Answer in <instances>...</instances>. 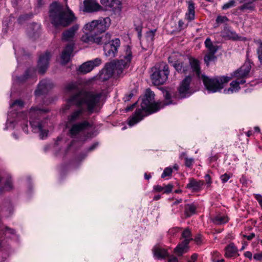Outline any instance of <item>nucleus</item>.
I'll list each match as a JSON object with an SVG mask.
<instances>
[{
	"label": "nucleus",
	"mask_w": 262,
	"mask_h": 262,
	"mask_svg": "<svg viewBox=\"0 0 262 262\" xmlns=\"http://www.w3.org/2000/svg\"><path fill=\"white\" fill-rule=\"evenodd\" d=\"M164 96L165 103L161 105V103L155 102L154 92L149 89L146 90L145 96L142 99L141 103V108H138L135 114L130 117L128 121V125L132 126L142 120L145 116L157 112L164 105L174 103L172 100H169L171 96L168 91H165L164 93Z\"/></svg>",
	"instance_id": "obj_1"
},
{
	"label": "nucleus",
	"mask_w": 262,
	"mask_h": 262,
	"mask_svg": "<svg viewBox=\"0 0 262 262\" xmlns=\"http://www.w3.org/2000/svg\"><path fill=\"white\" fill-rule=\"evenodd\" d=\"M101 93H95L90 91H79L71 96L67 100V105L66 109L69 110L70 107L74 105L76 107H82L86 105V111L90 114L95 112L98 106L102 97Z\"/></svg>",
	"instance_id": "obj_2"
},
{
	"label": "nucleus",
	"mask_w": 262,
	"mask_h": 262,
	"mask_svg": "<svg viewBox=\"0 0 262 262\" xmlns=\"http://www.w3.org/2000/svg\"><path fill=\"white\" fill-rule=\"evenodd\" d=\"M189 64L192 72L197 77H201L203 83L209 93H216L223 89L224 84L228 82L231 77L228 76L218 77L213 78H209L204 75H201V69L199 61L193 58L189 59Z\"/></svg>",
	"instance_id": "obj_3"
},
{
	"label": "nucleus",
	"mask_w": 262,
	"mask_h": 262,
	"mask_svg": "<svg viewBox=\"0 0 262 262\" xmlns=\"http://www.w3.org/2000/svg\"><path fill=\"white\" fill-rule=\"evenodd\" d=\"M49 15L51 24L55 28L68 27L76 19L72 10L68 8V11H65L57 2H54L50 5Z\"/></svg>",
	"instance_id": "obj_4"
},
{
	"label": "nucleus",
	"mask_w": 262,
	"mask_h": 262,
	"mask_svg": "<svg viewBox=\"0 0 262 262\" xmlns=\"http://www.w3.org/2000/svg\"><path fill=\"white\" fill-rule=\"evenodd\" d=\"M49 112L48 108H41L38 106L31 107L29 112L30 118L34 119L30 122V125L34 132L39 133V136L42 139L47 137L48 130L43 128L45 122L40 119H45L44 115Z\"/></svg>",
	"instance_id": "obj_5"
},
{
	"label": "nucleus",
	"mask_w": 262,
	"mask_h": 262,
	"mask_svg": "<svg viewBox=\"0 0 262 262\" xmlns=\"http://www.w3.org/2000/svg\"><path fill=\"white\" fill-rule=\"evenodd\" d=\"M81 40L85 43H96L98 45L103 44V50L106 56L112 55L115 56V42L111 39V35L107 33L105 36H96L95 35L82 36Z\"/></svg>",
	"instance_id": "obj_6"
},
{
	"label": "nucleus",
	"mask_w": 262,
	"mask_h": 262,
	"mask_svg": "<svg viewBox=\"0 0 262 262\" xmlns=\"http://www.w3.org/2000/svg\"><path fill=\"white\" fill-rule=\"evenodd\" d=\"M111 24V19L108 17L100 18L98 20H94L84 26V29L90 32L89 35L99 36L104 32Z\"/></svg>",
	"instance_id": "obj_7"
},
{
	"label": "nucleus",
	"mask_w": 262,
	"mask_h": 262,
	"mask_svg": "<svg viewBox=\"0 0 262 262\" xmlns=\"http://www.w3.org/2000/svg\"><path fill=\"white\" fill-rule=\"evenodd\" d=\"M153 73L151 75L152 83L155 85H159L164 84L168 79L169 71L168 66L162 63L159 67L152 69Z\"/></svg>",
	"instance_id": "obj_8"
},
{
	"label": "nucleus",
	"mask_w": 262,
	"mask_h": 262,
	"mask_svg": "<svg viewBox=\"0 0 262 262\" xmlns=\"http://www.w3.org/2000/svg\"><path fill=\"white\" fill-rule=\"evenodd\" d=\"M132 59L131 49L128 46L125 47V53L122 55L121 58L116 61V80L121 78L124 75V70L126 69Z\"/></svg>",
	"instance_id": "obj_9"
},
{
	"label": "nucleus",
	"mask_w": 262,
	"mask_h": 262,
	"mask_svg": "<svg viewBox=\"0 0 262 262\" xmlns=\"http://www.w3.org/2000/svg\"><path fill=\"white\" fill-rule=\"evenodd\" d=\"M182 235L184 239L178 245L174 251L176 254L178 256H182L183 254L189 251V242L193 240L190 230H183Z\"/></svg>",
	"instance_id": "obj_10"
},
{
	"label": "nucleus",
	"mask_w": 262,
	"mask_h": 262,
	"mask_svg": "<svg viewBox=\"0 0 262 262\" xmlns=\"http://www.w3.org/2000/svg\"><path fill=\"white\" fill-rule=\"evenodd\" d=\"M115 73V59L105 64V67L98 74V78L102 81L109 79Z\"/></svg>",
	"instance_id": "obj_11"
},
{
	"label": "nucleus",
	"mask_w": 262,
	"mask_h": 262,
	"mask_svg": "<svg viewBox=\"0 0 262 262\" xmlns=\"http://www.w3.org/2000/svg\"><path fill=\"white\" fill-rule=\"evenodd\" d=\"M102 60L100 58H96L83 63L79 67L77 71L79 73L85 74L92 71L95 67L100 66Z\"/></svg>",
	"instance_id": "obj_12"
},
{
	"label": "nucleus",
	"mask_w": 262,
	"mask_h": 262,
	"mask_svg": "<svg viewBox=\"0 0 262 262\" xmlns=\"http://www.w3.org/2000/svg\"><path fill=\"white\" fill-rule=\"evenodd\" d=\"M92 126L88 120H83L74 123L69 129V133L72 136H75L80 133L89 129Z\"/></svg>",
	"instance_id": "obj_13"
},
{
	"label": "nucleus",
	"mask_w": 262,
	"mask_h": 262,
	"mask_svg": "<svg viewBox=\"0 0 262 262\" xmlns=\"http://www.w3.org/2000/svg\"><path fill=\"white\" fill-rule=\"evenodd\" d=\"M51 55L49 52H46L45 54L39 56L37 63L38 72L40 74H43L46 72L49 64Z\"/></svg>",
	"instance_id": "obj_14"
},
{
	"label": "nucleus",
	"mask_w": 262,
	"mask_h": 262,
	"mask_svg": "<svg viewBox=\"0 0 262 262\" xmlns=\"http://www.w3.org/2000/svg\"><path fill=\"white\" fill-rule=\"evenodd\" d=\"M191 76H188L186 77L181 83L179 89V93L180 97L181 98L188 97L191 95V93L190 91L189 85L191 81Z\"/></svg>",
	"instance_id": "obj_15"
},
{
	"label": "nucleus",
	"mask_w": 262,
	"mask_h": 262,
	"mask_svg": "<svg viewBox=\"0 0 262 262\" xmlns=\"http://www.w3.org/2000/svg\"><path fill=\"white\" fill-rule=\"evenodd\" d=\"M251 68V63L249 62H245L244 65L234 73L232 77L236 78L237 80H245V78L248 76Z\"/></svg>",
	"instance_id": "obj_16"
},
{
	"label": "nucleus",
	"mask_w": 262,
	"mask_h": 262,
	"mask_svg": "<svg viewBox=\"0 0 262 262\" xmlns=\"http://www.w3.org/2000/svg\"><path fill=\"white\" fill-rule=\"evenodd\" d=\"M53 86L52 83L47 79H43L41 80L37 85V88L34 92V94L36 96H39L46 94L49 89H51Z\"/></svg>",
	"instance_id": "obj_17"
},
{
	"label": "nucleus",
	"mask_w": 262,
	"mask_h": 262,
	"mask_svg": "<svg viewBox=\"0 0 262 262\" xmlns=\"http://www.w3.org/2000/svg\"><path fill=\"white\" fill-rule=\"evenodd\" d=\"M74 44L73 43H68L61 54V62L62 64L66 65L71 60V56L74 51Z\"/></svg>",
	"instance_id": "obj_18"
},
{
	"label": "nucleus",
	"mask_w": 262,
	"mask_h": 262,
	"mask_svg": "<svg viewBox=\"0 0 262 262\" xmlns=\"http://www.w3.org/2000/svg\"><path fill=\"white\" fill-rule=\"evenodd\" d=\"M84 11L91 13L103 10V8L96 0H84L83 2Z\"/></svg>",
	"instance_id": "obj_19"
},
{
	"label": "nucleus",
	"mask_w": 262,
	"mask_h": 262,
	"mask_svg": "<svg viewBox=\"0 0 262 262\" xmlns=\"http://www.w3.org/2000/svg\"><path fill=\"white\" fill-rule=\"evenodd\" d=\"M78 28L79 26L78 25H74L70 28L63 31L61 35L62 40L63 41H68L73 39Z\"/></svg>",
	"instance_id": "obj_20"
},
{
	"label": "nucleus",
	"mask_w": 262,
	"mask_h": 262,
	"mask_svg": "<svg viewBox=\"0 0 262 262\" xmlns=\"http://www.w3.org/2000/svg\"><path fill=\"white\" fill-rule=\"evenodd\" d=\"M204 182L201 180H197L194 178L189 179V183L186 185L187 189L193 192H198L201 190Z\"/></svg>",
	"instance_id": "obj_21"
},
{
	"label": "nucleus",
	"mask_w": 262,
	"mask_h": 262,
	"mask_svg": "<svg viewBox=\"0 0 262 262\" xmlns=\"http://www.w3.org/2000/svg\"><path fill=\"white\" fill-rule=\"evenodd\" d=\"M221 35L223 38L226 39L238 40L241 38L235 31L228 27L224 28L221 32Z\"/></svg>",
	"instance_id": "obj_22"
},
{
	"label": "nucleus",
	"mask_w": 262,
	"mask_h": 262,
	"mask_svg": "<svg viewBox=\"0 0 262 262\" xmlns=\"http://www.w3.org/2000/svg\"><path fill=\"white\" fill-rule=\"evenodd\" d=\"M245 80H236L232 81L230 84V88L224 90V93L225 94H231L237 92L240 89L239 84L245 83Z\"/></svg>",
	"instance_id": "obj_23"
},
{
	"label": "nucleus",
	"mask_w": 262,
	"mask_h": 262,
	"mask_svg": "<svg viewBox=\"0 0 262 262\" xmlns=\"http://www.w3.org/2000/svg\"><path fill=\"white\" fill-rule=\"evenodd\" d=\"M156 31V29H154L146 32L145 36L146 44L144 40H141V46L143 49L146 50L147 47L152 46Z\"/></svg>",
	"instance_id": "obj_24"
},
{
	"label": "nucleus",
	"mask_w": 262,
	"mask_h": 262,
	"mask_svg": "<svg viewBox=\"0 0 262 262\" xmlns=\"http://www.w3.org/2000/svg\"><path fill=\"white\" fill-rule=\"evenodd\" d=\"M77 109L74 110L70 115L68 116V121L69 123L76 122L80 118V117L83 114L84 109L83 107H77Z\"/></svg>",
	"instance_id": "obj_25"
},
{
	"label": "nucleus",
	"mask_w": 262,
	"mask_h": 262,
	"mask_svg": "<svg viewBox=\"0 0 262 262\" xmlns=\"http://www.w3.org/2000/svg\"><path fill=\"white\" fill-rule=\"evenodd\" d=\"M172 66L179 73L187 74L190 70L188 65L180 61H177Z\"/></svg>",
	"instance_id": "obj_26"
},
{
	"label": "nucleus",
	"mask_w": 262,
	"mask_h": 262,
	"mask_svg": "<svg viewBox=\"0 0 262 262\" xmlns=\"http://www.w3.org/2000/svg\"><path fill=\"white\" fill-rule=\"evenodd\" d=\"M39 25L35 23H33L30 27V30L28 32V36L30 38L35 40L39 36Z\"/></svg>",
	"instance_id": "obj_27"
},
{
	"label": "nucleus",
	"mask_w": 262,
	"mask_h": 262,
	"mask_svg": "<svg viewBox=\"0 0 262 262\" xmlns=\"http://www.w3.org/2000/svg\"><path fill=\"white\" fill-rule=\"evenodd\" d=\"M154 256L158 259L165 258L168 255L167 251L159 247H155L152 250Z\"/></svg>",
	"instance_id": "obj_28"
},
{
	"label": "nucleus",
	"mask_w": 262,
	"mask_h": 262,
	"mask_svg": "<svg viewBox=\"0 0 262 262\" xmlns=\"http://www.w3.org/2000/svg\"><path fill=\"white\" fill-rule=\"evenodd\" d=\"M212 221L216 225H222L228 221V217L225 214L218 213L212 218Z\"/></svg>",
	"instance_id": "obj_29"
},
{
	"label": "nucleus",
	"mask_w": 262,
	"mask_h": 262,
	"mask_svg": "<svg viewBox=\"0 0 262 262\" xmlns=\"http://www.w3.org/2000/svg\"><path fill=\"white\" fill-rule=\"evenodd\" d=\"M237 253V249L234 244H231L225 248V256L227 257H232L234 256Z\"/></svg>",
	"instance_id": "obj_30"
},
{
	"label": "nucleus",
	"mask_w": 262,
	"mask_h": 262,
	"mask_svg": "<svg viewBox=\"0 0 262 262\" xmlns=\"http://www.w3.org/2000/svg\"><path fill=\"white\" fill-rule=\"evenodd\" d=\"M205 46L207 49L208 53L215 54L218 50L217 46L213 44L210 38H207L205 41Z\"/></svg>",
	"instance_id": "obj_31"
},
{
	"label": "nucleus",
	"mask_w": 262,
	"mask_h": 262,
	"mask_svg": "<svg viewBox=\"0 0 262 262\" xmlns=\"http://www.w3.org/2000/svg\"><path fill=\"white\" fill-rule=\"evenodd\" d=\"M195 16L194 4L192 2H188V12L186 13L185 18L189 20L194 19Z\"/></svg>",
	"instance_id": "obj_32"
},
{
	"label": "nucleus",
	"mask_w": 262,
	"mask_h": 262,
	"mask_svg": "<svg viewBox=\"0 0 262 262\" xmlns=\"http://www.w3.org/2000/svg\"><path fill=\"white\" fill-rule=\"evenodd\" d=\"M196 206L193 204H187L185 206L184 213L186 217H188L195 214L196 212Z\"/></svg>",
	"instance_id": "obj_33"
},
{
	"label": "nucleus",
	"mask_w": 262,
	"mask_h": 262,
	"mask_svg": "<svg viewBox=\"0 0 262 262\" xmlns=\"http://www.w3.org/2000/svg\"><path fill=\"white\" fill-rule=\"evenodd\" d=\"M12 188H13V184H12V180L10 178H8L6 180L4 186L0 188V193H3V192L4 190H6L7 191H10Z\"/></svg>",
	"instance_id": "obj_34"
},
{
	"label": "nucleus",
	"mask_w": 262,
	"mask_h": 262,
	"mask_svg": "<svg viewBox=\"0 0 262 262\" xmlns=\"http://www.w3.org/2000/svg\"><path fill=\"white\" fill-rule=\"evenodd\" d=\"M31 71L30 69H27L23 75L18 77L17 80L19 82L23 83L31 77Z\"/></svg>",
	"instance_id": "obj_35"
},
{
	"label": "nucleus",
	"mask_w": 262,
	"mask_h": 262,
	"mask_svg": "<svg viewBox=\"0 0 262 262\" xmlns=\"http://www.w3.org/2000/svg\"><path fill=\"white\" fill-rule=\"evenodd\" d=\"M216 57L215 54L207 53L204 56V60L205 63L208 66L211 61H213L215 60Z\"/></svg>",
	"instance_id": "obj_36"
},
{
	"label": "nucleus",
	"mask_w": 262,
	"mask_h": 262,
	"mask_svg": "<svg viewBox=\"0 0 262 262\" xmlns=\"http://www.w3.org/2000/svg\"><path fill=\"white\" fill-rule=\"evenodd\" d=\"M99 143L98 142H95L87 149L86 154L81 153L80 154V156L82 158H84L86 157L87 153L94 150L99 146Z\"/></svg>",
	"instance_id": "obj_37"
},
{
	"label": "nucleus",
	"mask_w": 262,
	"mask_h": 262,
	"mask_svg": "<svg viewBox=\"0 0 262 262\" xmlns=\"http://www.w3.org/2000/svg\"><path fill=\"white\" fill-rule=\"evenodd\" d=\"M183 157H184V159H185V165L188 167H191L194 162V159L193 158H189L186 157V154L185 153H182L180 157L181 158H182Z\"/></svg>",
	"instance_id": "obj_38"
},
{
	"label": "nucleus",
	"mask_w": 262,
	"mask_h": 262,
	"mask_svg": "<svg viewBox=\"0 0 262 262\" xmlns=\"http://www.w3.org/2000/svg\"><path fill=\"white\" fill-rule=\"evenodd\" d=\"M101 4L109 8H113L115 5V0H100Z\"/></svg>",
	"instance_id": "obj_39"
},
{
	"label": "nucleus",
	"mask_w": 262,
	"mask_h": 262,
	"mask_svg": "<svg viewBox=\"0 0 262 262\" xmlns=\"http://www.w3.org/2000/svg\"><path fill=\"white\" fill-rule=\"evenodd\" d=\"M33 15L32 13L21 15L18 17V21L19 23H21V21H25L33 17Z\"/></svg>",
	"instance_id": "obj_40"
},
{
	"label": "nucleus",
	"mask_w": 262,
	"mask_h": 262,
	"mask_svg": "<svg viewBox=\"0 0 262 262\" xmlns=\"http://www.w3.org/2000/svg\"><path fill=\"white\" fill-rule=\"evenodd\" d=\"M236 3L235 0H230L229 2L225 4L222 6V9L223 10H226L229 9L230 8L233 7L235 6V4Z\"/></svg>",
	"instance_id": "obj_41"
},
{
	"label": "nucleus",
	"mask_w": 262,
	"mask_h": 262,
	"mask_svg": "<svg viewBox=\"0 0 262 262\" xmlns=\"http://www.w3.org/2000/svg\"><path fill=\"white\" fill-rule=\"evenodd\" d=\"M18 106L20 108H23L24 106V102L21 99H16L12 103L11 107Z\"/></svg>",
	"instance_id": "obj_42"
},
{
	"label": "nucleus",
	"mask_w": 262,
	"mask_h": 262,
	"mask_svg": "<svg viewBox=\"0 0 262 262\" xmlns=\"http://www.w3.org/2000/svg\"><path fill=\"white\" fill-rule=\"evenodd\" d=\"M172 172V169L170 167H167L166 168L162 174L161 177L162 178H164L167 176H170Z\"/></svg>",
	"instance_id": "obj_43"
},
{
	"label": "nucleus",
	"mask_w": 262,
	"mask_h": 262,
	"mask_svg": "<svg viewBox=\"0 0 262 262\" xmlns=\"http://www.w3.org/2000/svg\"><path fill=\"white\" fill-rule=\"evenodd\" d=\"M228 20V19L226 16H219L217 17L216 21L218 24H222L226 22Z\"/></svg>",
	"instance_id": "obj_44"
},
{
	"label": "nucleus",
	"mask_w": 262,
	"mask_h": 262,
	"mask_svg": "<svg viewBox=\"0 0 262 262\" xmlns=\"http://www.w3.org/2000/svg\"><path fill=\"white\" fill-rule=\"evenodd\" d=\"M122 10V3L119 1L116 0V14L117 12L119 13L121 12Z\"/></svg>",
	"instance_id": "obj_45"
},
{
	"label": "nucleus",
	"mask_w": 262,
	"mask_h": 262,
	"mask_svg": "<svg viewBox=\"0 0 262 262\" xmlns=\"http://www.w3.org/2000/svg\"><path fill=\"white\" fill-rule=\"evenodd\" d=\"M164 187V193H168L170 192L173 188L172 185L169 184L167 185H165Z\"/></svg>",
	"instance_id": "obj_46"
},
{
	"label": "nucleus",
	"mask_w": 262,
	"mask_h": 262,
	"mask_svg": "<svg viewBox=\"0 0 262 262\" xmlns=\"http://www.w3.org/2000/svg\"><path fill=\"white\" fill-rule=\"evenodd\" d=\"M257 54L260 62L262 63V43L260 44L259 47L257 49Z\"/></svg>",
	"instance_id": "obj_47"
},
{
	"label": "nucleus",
	"mask_w": 262,
	"mask_h": 262,
	"mask_svg": "<svg viewBox=\"0 0 262 262\" xmlns=\"http://www.w3.org/2000/svg\"><path fill=\"white\" fill-rule=\"evenodd\" d=\"M77 88L76 85L73 83H70L67 85L66 89L68 91H72L75 90Z\"/></svg>",
	"instance_id": "obj_48"
},
{
	"label": "nucleus",
	"mask_w": 262,
	"mask_h": 262,
	"mask_svg": "<svg viewBox=\"0 0 262 262\" xmlns=\"http://www.w3.org/2000/svg\"><path fill=\"white\" fill-rule=\"evenodd\" d=\"M223 183H225L228 181V180L230 178V175L225 173L222 175L220 177Z\"/></svg>",
	"instance_id": "obj_49"
},
{
	"label": "nucleus",
	"mask_w": 262,
	"mask_h": 262,
	"mask_svg": "<svg viewBox=\"0 0 262 262\" xmlns=\"http://www.w3.org/2000/svg\"><path fill=\"white\" fill-rule=\"evenodd\" d=\"M253 9V7L249 3L244 4L240 8V9L242 10H245V9Z\"/></svg>",
	"instance_id": "obj_50"
},
{
	"label": "nucleus",
	"mask_w": 262,
	"mask_h": 262,
	"mask_svg": "<svg viewBox=\"0 0 262 262\" xmlns=\"http://www.w3.org/2000/svg\"><path fill=\"white\" fill-rule=\"evenodd\" d=\"M254 196L262 208V196L259 194H254Z\"/></svg>",
	"instance_id": "obj_51"
},
{
	"label": "nucleus",
	"mask_w": 262,
	"mask_h": 262,
	"mask_svg": "<svg viewBox=\"0 0 262 262\" xmlns=\"http://www.w3.org/2000/svg\"><path fill=\"white\" fill-rule=\"evenodd\" d=\"M154 190L155 192H164V187L160 185H156L154 186Z\"/></svg>",
	"instance_id": "obj_52"
},
{
	"label": "nucleus",
	"mask_w": 262,
	"mask_h": 262,
	"mask_svg": "<svg viewBox=\"0 0 262 262\" xmlns=\"http://www.w3.org/2000/svg\"><path fill=\"white\" fill-rule=\"evenodd\" d=\"M205 179L208 186H210L212 183V181L210 176L209 174H206L205 176Z\"/></svg>",
	"instance_id": "obj_53"
},
{
	"label": "nucleus",
	"mask_w": 262,
	"mask_h": 262,
	"mask_svg": "<svg viewBox=\"0 0 262 262\" xmlns=\"http://www.w3.org/2000/svg\"><path fill=\"white\" fill-rule=\"evenodd\" d=\"M253 258L256 260L262 259V253H255L253 256Z\"/></svg>",
	"instance_id": "obj_54"
},
{
	"label": "nucleus",
	"mask_w": 262,
	"mask_h": 262,
	"mask_svg": "<svg viewBox=\"0 0 262 262\" xmlns=\"http://www.w3.org/2000/svg\"><path fill=\"white\" fill-rule=\"evenodd\" d=\"M36 7L38 8H40L42 7L45 4L43 0H36Z\"/></svg>",
	"instance_id": "obj_55"
},
{
	"label": "nucleus",
	"mask_w": 262,
	"mask_h": 262,
	"mask_svg": "<svg viewBox=\"0 0 262 262\" xmlns=\"http://www.w3.org/2000/svg\"><path fill=\"white\" fill-rule=\"evenodd\" d=\"M136 104H137V102H135L134 104H133L132 105L126 107L125 108V111L129 112V111H132L133 110V108L136 106Z\"/></svg>",
	"instance_id": "obj_56"
},
{
	"label": "nucleus",
	"mask_w": 262,
	"mask_h": 262,
	"mask_svg": "<svg viewBox=\"0 0 262 262\" xmlns=\"http://www.w3.org/2000/svg\"><path fill=\"white\" fill-rule=\"evenodd\" d=\"M168 262H178V259L176 257L172 256L168 258Z\"/></svg>",
	"instance_id": "obj_57"
},
{
	"label": "nucleus",
	"mask_w": 262,
	"mask_h": 262,
	"mask_svg": "<svg viewBox=\"0 0 262 262\" xmlns=\"http://www.w3.org/2000/svg\"><path fill=\"white\" fill-rule=\"evenodd\" d=\"M255 236V234L253 233H250L249 235H244V237H246L248 240H251Z\"/></svg>",
	"instance_id": "obj_58"
},
{
	"label": "nucleus",
	"mask_w": 262,
	"mask_h": 262,
	"mask_svg": "<svg viewBox=\"0 0 262 262\" xmlns=\"http://www.w3.org/2000/svg\"><path fill=\"white\" fill-rule=\"evenodd\" d=\"M244 255H245V257L248 258L249 259H251L252 258V254L250 251H246L244 253Z\"/></svg>",
	"instance_id": "obj_59"
},
{
	"label": "nucleus",
	"mask_w": 262,
	"mask_h": 262,
	"mask_svg": "<svg viewBox=\"0 0 262 262\" xmlns=\"http://www.w3.org/2000/svg\"><path fill=\"white\" fill-rule=\"evenodd\" d=\"M178 25H179V27L181 29L186 27V25H185L184 22L182 20H180L179 21Z\"/></svg>",
	"instance_id": "obj_60"
},
{
	"label": "nucleus",
	"mask_w": 262,
	"mask_h": 262,
	"mask_svg": "<svg viewBox=\"0 0 262 262\" xmlns=\"http://www.w3.org/2000/svg\"><path fill=\"white\" fill-rule=\"evenodd\" d=\"M198 257V255L196 253H193L191 256L190 260L196 262Z\"/></svg>",
	"instance_id": "obj_61"
},
{
	"label": "nucleus",
	"mask_w": 262,
	"mask_h": 262,
	"mask_svg": "<svg viewBox=\"0 0 262 262\" xmlns=\"http://www.w3.org/2000/svg\"><path fill=\"white\" fill-rule=\"evenodd\" d=\"M133 95H134V94L133 93H130L128 95V96L124 97V101H129L133 97Z\"/></svg>",
	"instance_id": "obj_62"
},
{
	"label": "nucleus",
	"mask_w": 262,
	"mask_h": 262,
	"mask_svg": "<svg viewBox=\"0 0 262 262\" xmlns=\"http://www.w3.org/2000/svg\"><path fill=\"white\" fill-rule=\"evenodd\" d=\"M194 241L198 244H200L201 243V237L200 236V235L195 237V238L194 239Z\"/></svg>",
	"instance_id": "obj_63"
},
{
	"label": "nucleus",
	"mask_w": 262,
	"mask_h": 262,
	"mask_svg": "<svg viewBox=\"0 0 262 262\" xmlns=\"http://www.w3.org/2000/svg\"><path fill=\"white\" fill-rule=\"evenodd\" d=\"M212 261L213 262H224V259H223V258L219 259V258H216L214 257V258H213Z\"/></svg>",
	"instance_id": "obj_64"
}]
</instances>
